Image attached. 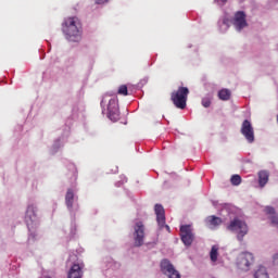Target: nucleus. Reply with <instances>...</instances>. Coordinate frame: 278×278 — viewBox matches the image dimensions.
Wrapping results in <instances>:
<instances>
[{"label":"nucleus","instance_id":"nucleus-5","mask_svg":"<svg viewBox=\"0 0 278 278\" xmlns=\"http://www.w3.org/2000/svg\"><path fill=\"white\" fill-rule=\"evenodd\" d=\"M161 273L163 275H166L168 278H181V274L177 269H175V266L168 258H164L161 261Z\"/></svg>","mask_w":278,"mask_h":278},{"label":"nucleus","instance_id":"nucleus-22","mask_svg":"<svg viewBox=\"0 0 278 278\" xmlns=\"http://www.w3.org/2000/svg\"><path fill=\"white\" fill-rule=\"evenodd\" d=\"M202 105L203 108H210V105H212V101L210 100V98H203Z\"/></svg>","mask_w":278,"mask_h":278},{"label":"nucleus","instance_id":"nucleus-3","mask_svg":"<svg viewBox=\"0 0 278 278\" xmlns=\"http://www.w3.org/2000/svg\"><path fill=\"white\" fill-rule=\"evenodd\" d=\"M188 94H190L188 87H179L177 91L172 92L170 100L178 110H186Z\"/></svg>","mask_w":278,"mask_h":278},{"label":"nucleus","instance_id":"nucleus-16","mask_svg":"<svg viewBox=\"0 0 278 278\" xmlns=\"http://www.w3.org/2000/svg\"><path fill=\"white\" fill-rule=\"evenodd\" d=\"M254 278H270L268 276V271L266 270V267L261 266L254 274Z\"/></svg>","mask_w":278,"mask_h":278},{"label":"nucleus","instance_id":"nucleus-9","mask_svg":"<svg viewBox=\"0 0 278 278\" xmlns=\"http://www.w3.org/2000/svg\"><path fill=\"white\" fill-rule=\"evenodd\" d=\"M154 212L159 227L161 229L165 227L167 231H170V226L166 225V212L164 211V206H162V204H155Z\"/></svg>","mask_w":278,"mask_h":278},{"label":"nucleus","instance_id":"nucleus-4","mask_svg":"<svg viewBox=\"0 0 278 278\" xmlns=\"http://www.w3.org/2000/svg\"><path fill=\"white\" fill-rule=\"evenodd\" d=\"M227 230L236 231L237 240H239V242H242V240H244V237L247 236V233H249V226L247 225V223L242 222L240 218H235L227 226Z\"/></svg>","mask_w":278,"mask_h":278},{"label":"nucleus","instance_id":"nucleus-20","mask_svg":"<svg viewBox=\"0 0 278 278\" xmlns=\"http://www.w3.org/2000/svg\"><path fill=\"white\" fill-rule=\"evenodd\" d=\"M230 181L232 186H240V184H242V177H240V175H232Z\"/></svg>","mask_w":278,"mask_h":278},{"label":"nucleus","instance_id":"nucleus-21","mask_svg":"<svg viewBox=\"0 0 278 278\" xmlns=\"http://www.w3.org/2000/svg\"><path fill=\"white\" fill-rule=\"evenodd\" d=\"M117 94H122L123 97H127V94H129V92L127 90V86L126 85L119 86V88L117 90Z\"/></svg>","mask_w":278,"mask_h":278},{"label":"nucleus","instance_id":"nucleus-18","mask_svg":"<svg viewBox=\"0 0 278 278\" xmlns=\"http://www.w3.org/2000/svg\"><path fill=\"white\" fill-rule=\"evenodd\" d=\"M36 212H37V208L34 204L28 205V207L26 210V218L34 220V218H36Z\"/></svg>","mask_w":278,"mask_h":278},{"label":"nucleus","instance_id":"nucleus-19","mask_svg":"<svg viewBox=\"0 0 278 278\" xmlns=\"http://www.w3.org/2000/svg\"><path fill=\"white\" fill-rule=\"evenodd\" d=\"M211 261L217 262L218 261V245H213L210 252Z\"/></svg>","mask_w":278,"mask_h":278},{"label":"nucleus","instance_id":"nucleus-23","mask_svg":"<svg viewBox=\"0 0 278 278\" xmlns=\"http://www.w3.org/2000/svg\"><path fill=\"white\" fill-rule=\"evenodd\" d=\"M266 214H269L270 216H275V208L273 206H267L265 208Z\"/></svg>","mask_w":278,"mask_h":278},{"label":"nucleus","instance_id":"nucleus-11","mask_svg":"<svg viewBox=\"0 0 278 278\" xmlns=\"http://www.w3.org/2000/svg\"><path fill=\"white\" fill-rule=\"evenodd\" d=\"M233 25L237 29V31H242V29H244V27H247V14H244L243 11H238L235 14V18H233Z\"/></svg>","mask_w":278,"mask_h":278},{"label":"nucleus","instance_id":"nucleus-17","mask_svg":"<svg viewBox=\"0 0 278 278\" xmlns=\"http://www.w3.org/2000/svg\"><path fill=\"white\" fill-rule=\"evenodd\" d=\"M74 199H75V193H73V190L68 189L65 195V203L67 207H73Z\"/></svg>","mask_w":278,"mask_h":278},{"label":"nucleus","instance_id":"nucleus-8","mask_svg":"<svg viewBox=\"0 0 278 278\" xmlns=\"http://www.w3.org/2000/svg\"><path fill=\"white\" fill-rule=\"evenodd\" d=\"M253 254L243 252L237 258V266L240 270H249L251 264H253Z\"/></svg>","mask_w":278,"mask_h":278},{"label":"nucleus","instance_id":"nucleus-24","mask_svg":"<svg viewBox=\"0 0 278 278\" xmlns=\"http://www.w3.org/2000/svg\"><path fill=\"white\" fill-rule=\"evenodd\" d=\"M270 222H271V225H278V216L277 215H271Z\"/></svg>","mask_w":278,"mask_h":278},{"label":"nucleus","instance_id":"nucleus-2","mask_svg":"<svg viewBox=\"0 0 278 278\" xmlns=\"http://www.w3.org/2000/svg\"><path fill=\"white\" fill-rule=\"evenodd\" d=\"M108 104V115L110 121L116 123V121L121 119V110L118 109V98H110V96H104L101 101V108H105V103Z\"/></svg>","mask_w":278,"mask_h":278},{"label":"nucleus","instance_id":"nucleus-6","mask_svg":"<svg viewBox=\"0 0 278 278\" xmlns=\"http://www.w3.org/2000/svg\"><path fill=\"white\" fill-rule=\"evenodd\" d=\"M144 223L142 222H136L134 226V241L135 247H142L144 244Z\"/></svg>","mask_w":278,"mask_h":278},{"label":"nucleus","instance_id":"nucleus-15","mask_svg":"<svg viewBox=\"0 0 278 278\" xmlns=\"http://www.w3.org/2000/svg\"><path fill=\"white\" fill-rule=\"evenodd\" d=\"M220 101H229L231 99V91L229 89H222L218 92Z\"/></svg>","mask_w":278,"mask_h":278},{"label":"nucleus","instance_id":"nucleus-13","mask_svg":"<svg viewBox=\"0 0 278 278\" xmlns=\"http://www.w3.org/2000/svg\"><path fill=\"white\" fill-rule=\"evenodd\" d=\"M270 177V174L268 170H261L258 172V186L260 188H264L268 184V179Z\"/></svg>","mask_w":278,"mask_h":278},{"label":"nucleus","instance_id":"nucleus-25","mask_svg":"<svg viewBox=\"0 0 278 278\" xmlns=\"http://www.w3.org/2000/svg\"><path fill=\"white\" fill-rule=\"evenodd\" d=\"M215 3H217V5H219L220 8H223V5L227 3V0H215Z\"/></svg>","mask_w":278,"mask_h":278},{"label":"nucleus","instance_id":"nucleus-10","mask_svg":"<svg viewBox=\"0 0 278 278\" xmlns=\"http://www.w3.org/2000/svg\"><path fill=\"white\" fill-rule=\"evenodd\" d=\"M180 237L186 247H190L194 242V235L190 225L180 226Z\"/></svg>","mask_w":278,"mask_h":278},{"label":"nucleus","instance_id":"nucleus-7","mask_svg":"<svg viewBox=\"0 0 278 278\" xmlns=\"http://www.w3.org/2000/svg\"><path fill=\"white\" fill-rule=\"evenodd\" d=\"M241 134L250 144L255 142V130L249 119L243 121L241 125Z\"/></svg>","mask_w":278,"mask_h":278},{"label":"nucleus","instance_id":"nucleus-26","mask_svg":"<svg viewBox=\"0 0 278 278\" xmlns=\"http://www.w3.org/2000/svg\"><path fill=\"white\" fill-rule=\"evenodd\" d=\"M96 3H98V5H101L103 3H108V0H94Z\"/></svg>","mask_w":278,"mask_h":278},{"label":"nucleus","instance_id":"nucleus-12","mask_svg":"<svg viewBox=\"0 0 278 278\" xmlns=\"http://www.w3.org/2000/svg\"><path fill=\"white\" fill-rule=\"evenodd\" d=\"M223 224V219L220 217L211 215L206 218V225L210 227V229H215V227H218Z\"/></svg>","mask_w":278,"mask_h":278},{"label":"nucleus","instance_id":"nucleus-1","mask_svg":"<svg viewBox=\"0 0 278 278\" xmlns=\"http://www.w3.org/2000/svg\"><path fill=\"white\" fill-rule=\"evenodd\" d=\"M62 31L70 42L81 40V22L77 17H67L62 24Z\"/></svg>","mask_w":278,"mask_h":278},{"label":"nucleus","instance_id":"nucleus-14","mask_svg":"<svg viewBox=\"0 0 278 278\" xmlns=\"http://www.w3.org/2000/svg\"><path fill=\"white\" fill-rule=\"evenodd\" d=\"M68 278H81V266L74 264L68 273Z\"/></svg>","mask_w":278,"mask_h":278},{"label":"nucleus","instance_id":"nucleus-27","mask_svg":"<svg viewBox=\"0 0 278 278\" xmlns=\"http://www.w3.org/2000/svg\"><path fill=\"white\" fill-rule=\"evenodd\" d=\"M273 260L275 264H278V253L274 255Z\"/></svg>","mask_w":278,"mask_h":278}]
</instances>
